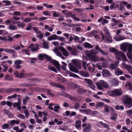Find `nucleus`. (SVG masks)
I'll return each instance as SVG.
<instances>
[{
  "label": "nucleus",
  "instance_id": "nucleus-40",
  "mask_svg": "<svg viewBox=\"0 0 132 132\" xmlns=\"http://www.w3.org/2000/svg\"><path fill=\"white\" fill-rule=\"evenodd\" d=\"M83 45L86 48H91L92 47V46L87 42L85 43Z\"/></svg>",
  "mask_w": 132,
  "mask_h": 132
},
{
  "label": "nucleus",
  "instance_id": "nucleus-44",
  "mask_svg": "<svg viewBox=\"0 0 132 132\" xmlns=\"http://www.w3.org/2000/svg\"><path fill=\"white\" fill-rule=\"evenodd\" d=\"M48 69L51 71H54L56 73L57 72V70L54 67H51L50 66H49L48 67Z\"/></svg>",
  "mask_w": 132,
  "mask_h": 132
},
{
  "label": "nucleus",
  "instance_id": "nucleus-46",
  "mask_svg": "<svg viewBox=\"0 0 132 132\" xmlns=\"http://www.w3.org/2000/svg\"><path fill=\"white\" fill-rule=\"evenodd\" d=\"M100 52L101 53V54L104 56H107L108 55V52L106 51H103L102 49L101 50Z\"/></svg>",
  "mask_w": 132,
  "mask_h": 132
},
{
  "label": "nucleus",
  "instance_id": "nucleus-24",
  "mask_svg": "<svg viewBox=\"0 0 132 132\" xmlns=\"http://www.w3.org/2000/svg\"><path fill=\"white\" fill-rule=\"evenodd\" d=\"M123 72L119 68L116 69L115 71V74L117 76L122 75Z\"/></svg>",
  "mask_w": 132,
  "mask_h": 132
},
{
  "label": "nucleus",
  "instance_id": "nucleus-62",
  "mask_svg": "<svg viewBox=\"0 0 132 132\" xmlns=\"http://www.w3.org/2000/svg\"><path fill=\"white\" fill-rule=\"evenodd\" d=\"M18 77V78H20L26 77L25 75L22 72L20 73V74H19V76Z\"/></svg>",
  "mask_w": 132,
  "mask_h": 132
},
{
  "label": "nucleus",
  "instance_id": "nucleus-11",
  "mask_svg": "<svg viewBox=\"0 0 132 132\" xmlns=\"http://www.w3.org/2000/svg\"><path fill=\"white\" fill-rule=\"evenodd\" d=\"M50 85L52 87H56L60 88H62V91H63L65 90V89L63 86L60 84L54 82H50Z\"/></svg>",
  "mask_w": 132,
  "mask_h": 132
},
{
  "label": "nucleus",
  "instance_id": "nucleus-8",
  "mask_svg": "<svg viewBox=\"0 0 132 132\" xmlns=\"http://www.w3.org/2000/svg\"><path fill=\"white\" fill-rule=\"evenodd\" d=\"M67 49L70 54L73 55H77L78 52L77 49L69 46L67 47Z\"/></svg>",
  "mask_w": 132,
  "mask_h": 132
},
{
  "label": "nucleus",
  "instance_id": "nucleus-39",
  "mask_svg": "<svg viewBox=\"0 0 132 132\" xmlns=\"http://www.w3.org/2000/svg\"><path fill=\"white\" fill-rule=\"evenodd\" d=\"M70 87L72 88L76 89L79 87V85L73 83H71L70 84Z\"/></svg>",
  "mask_w": 132,
  "mask_h": 132
},
{
  "label": "nucleus",
  "instance_id": "nucleus-61",
  "mask_svg": "<svg viewBox=\"0 0 132 132\" xmlns=\"http://www.w3.org/2000/svg\"><path fill=\"white\" fill-rule=\"evenodd\" d=\"M54 12V13L53 14V16L57 17H59V16L60 15V13H56Z\"/></svg>",
  "mask_w": 132,
  "mask_h": 132
},
{
  "label": "nucleus",
  "instance_id": "nucleus-52",
  "mask_svg": "<svg viewBox=\"0 0 132 132\" xmlns=\"http://www.w3.org/2000/svg\"><path fill=\"white\" fill-rule=\"evenodd\" d=\"M25 24L24 23H20L17 24V26L19 27H21L23 28L24 27Z\"/></svg>",
  "mask_w": 132,
  "mask_h": 132
},
{
  "label": "nucleus",
  "instance_id": "nucleus-63",
  "mask_svg": "<svg viewBox=\"0 0 132 132\" xmlns=\"http://www.w3.org/2000/svg\"><path fill=\"white\" fill-rule=\"evenodd\" d=\"M127 70L132 75V67L130 65Z\"/></svg>",
  "mask_w": 132,
  "mask_h": 132
},
{
  "label": "nucleus",
  "instance_id": "nucleus-2",
  "mask_svg": "<svg viewBox=\"0 0 132 132\" xmlns=\"http://www.w3.org/2000/svg\"><path fill=\"white\" fill-rule=\"evenodd\" d=\"M121 49L126 52L127 50L128 52H131L132 50V44L126 43L122 44L120 46Z\"/></svg>",
  "mask_w": 132,
  "mask_h": 132
},
{
  "label": "nucleus",
  "instance_id": "nucleus-32",
  "mask_svg": "<svg viewBox=\"0 0 132 132\" xmlns=\"http://www.w3.org/2000/svg\"><path fill=\"white\" fill-rule=\"evenodd\" d=\"M112 53H114V55H115L116 53L118 51V50L116 49L114 47H112L109 48V50Z\"/></svg>",
  "mask_w": 132,
  "mask_h": 132
},
{
  "label": "nucleus",
  "instance_id": "nucleus-60",
  "mask_svg": "<svg viewBox=\"0 0 132 132\" xmlns=\"http://www.w3.org/2000/svg\"><path fill=\"white\" fill-rule=\"evenodd\" d=\"M12 53V57L13 58H15L17 56V53L14 50L13 51Z\"/></svg>",
  "mask_w": 132,
  "mask_h": 132
},
{
  "label": "nucleus",
  "instance_id": "nucleus-10",
  "mask_svg": "<svg viewBox=\"0 0 132 132\" xmlns=\"http://www.w3.org/2000/svg\"><path fill=\"white\" fill-rule=\"evenodd\" d=\"M73 64L76 66V67L79 69L81 68V62L80 61L77 59L73 60L72 61Z\"/></svg>",
  "mask_w": 132,
  "mask_h": 132
},
{
  "label": "nucleus",
  "instance_id": "nucleus-64",
  "mask_svg": "<svg viewBox=\"0 0 132 132\" xmlns=\"http://www.w3.org/2000/svg\"><path fill=\"white\" fill-rule=\"evenodd\" d=\"M131 52H129V53L127 54V56L128 59L132 60V55L130 53Z\"/></svg>",
  "mask_w": 132,
  "mask_h": 132
},
{
  "label": "nucleus",
  "instance_id": "nucleus-58",
  "mask_svg": "<svg viewBox=\"0 0 132 132\" xmlns=\"http://www.w3.org/2000/svg\"><path fill=\"white\" fill-rule=\"evenodd\" d=\"M74 10L77 11V12H78L79 13L82 12L84 11V10L83 9H82L81 8H79L75 9H74Z\"/></svg>",
  "mask_w": 132,
  "mask_h": 132
},
{
  "label": "nucleus",
  "instance_id": "nucleus-3",
  "mask_svg": "<svg viewBox=\"0 0 132 132\" xmlns=\"http://www.w3.org/2000/svg\"><path fill=\"white\" fill-rule=\"evenodd\" d=\"M98 88L100 90L103 89V88H108L109 86L107 83L103 80H100L96 83Z\"/></svg>",
  "mask_w": 132,
  "mask_h": 132
},
{
  "label": "nucleus",
  "instance_id": "nucleus-42",
  "mask_svg": "<svg viewBox=\"0 0 132 132\" xmlns=\"http://www.w3.org/2000/svg\"><path fill=\"white\" fill-rule=\"evenodd\" d=\"M104 106V104L103 103L101 102H99L97 103L96 105V108L101 107Z\"/></svg>",
  "mask_w": 132,
  "mask_h": 132
},
{
  "label": "nucleus",
  "instance_id": "nucleus-13",
  "mask_svg": "<svg viewBox=\"0 0 132 132\" xmlns=\"http://www.w3.org/2000/svg\"><path fill=\"white\" fill-rule=\"evenodd\" d=\"M102 73L103 76L104 77H107L111 75V74L110 72L106 69H103Z\"/></svg>",
  "mask_w": 132,
  "mask_h": 132
},
{
  "label": "nucleus",
  "instance_id": "nucleus-22",
  "mask_svg": "<svg viewBox=\"0 0 132 132\" xmlns=\"http://www.w3.org/2000/svg\"><path fill=\"white\" fill-rule=\"evenodd\" d=\"M52 63L56 67V68L58 70L60 69V66L59 63L56 61L53 60Z\"/></svg>",
  "mask_w": 132,
  "mask_h": 132
},
{
  "label": "nucleus",
  "instance_id": "nucleus-23",
  "mask_svg": "<svg viewBox=\"0 0 132 132\" xmlns=\"http://www.w3.org/2000/svg\"><path fill=\"white\" fill-rule=\"evenodd\" d=\"M21 89L18 88H9L7 90V92H13L14 91L19 92L20 90Z\"/></svg>",
  "mask_w": 132,
  "mask_h": 132
},
{
  "label": "nucleus",
  "instance_id": "nucleus-17",
  "mask_svg": "<svg viewBox=\"0 0 132 132\" xmlns=\"http://www.w3.org/2000/svg\"><path fill=\"white\" fill-rule=\"evenodd\" d=\"M87 90L85 89H83L80 88L79 86V87H78L77 92L79 94H85L87 92Z\"/></svg>",
  "mask_w": 132,
  "mask_h": 132
},
{
  "label": "nucleus",
  "instance_id": "nucleus-47",
  "mask_svg": "<svg viewBox=\"0 0 132 132\" xmlns=\"http://www.w3.org/2000/svg\"><path fill=\"white\" fill-rule=\"evenodd\" d=\"M44 57L47 59V60L49 61L50 62L52 61V59L51 57L45 54H44Z\"/></svg>",
  "mask_w": 132,
  "mask_h": 132
},
{
  "label": "nucleus",
  "instance_id": "nucleus-25",
  "mask_svg": "<svg viewBox=\"0 0 132 132\" xmlns=\"http://www.w3.org/2000/svg\"><path fill=\"white\" fill-rule=\"evenodd\" d=\"M69 67L70 70L73 72H78V70L76 69V67L73 66L71 64H69Z\"/></svg>",
  "mask_w": 132,
  "mask_h": 132
},
{
  "label": "nucleus",
  "instance_id": "nucleus-51",
  "mask_svg": "<svg viewBox=\"0 0 132 132\" xmlns=\"http://www.w3.org/2000/svg\"><path fill=\"white\" fill-rule=\"evenodd\" d=\"M24 113L25 114V117L26 118L28 117L29 115V113L28 112V110H25L24 111Z\"/></svg>",
  "mask_w": 132,
  "mask_h": 132
},
{
  "label": "nucleus",
  "instance_id": "nucleus-15",
  "mask_svg": "<svg viewBox=\"0 0 132 132\" xmlns=\"http://www.w3.org/2000/svg\"><path fill=\"white\" fill-rule=\"evenodd\" d=\"M21 103V100L19 98H18V102L15 103L13 104V106L14 108L17 107L18 109L19 110H21L20 104Z\"/></svg>",
  "mask_w": 132,
  "mask_h": 132
},
{
  "label": "nucleus",
  "instance_id": "nucleus-45",
  "mask_svg": "<svg viewBox=\"0 0 132 132\" xmlns=\"http://www.w3.org/2000/svg\"><path fill=\"white\" fill-rule=\"evenodd\" d=\"M5 80H12L13 79V78L12 77L8 75H5Z\"/></svg>",
  "mask_w": 132,
  "mask_h": 132
},
{
  "label": "nucleus",
  "instance_id": "nucleus-12",
  "mask_svg": "<svg viewBox=\"0 0 132 132\" xmlns=\"http://www.w3.org/2000/svg\"><path fill=\"white\" fill-rule=\"evenodd\" d=\"M22 63V61L20 60H16L14 63V67L17 69H20L21 66L20 65Z\"/></svg>",
  "mask_w": 132,
  "mask_h": 132
},
{
  "label": "nucleus",
  "instance_id": "nucleus-20",
  "mask_svg": "<svg viewBox=\"0 0 132 132\" xmlns=\"http://www.w3.org/2000/svg\"><path fill=\"white\" fill-rule=\"evenodd\" d=\"M62 13L64 14L66 18L69 17L70 16L71 14V12L70 11H68L65 10H62Z\"/></svg>",
  "mask_w": 132,
  "mask_h": 132
},
{
  "label": "nucleus",
  "instance_id": "nucleus-30",
  "mask_svg": "<svg viewBox=\"0 0 132 132\" xmlns=\"http://www.w3.org/2000/svg\"><path fill=\"white\" fill-rule=\"evenodd\" d=\"M103 31L104 32V35L105 36L110 35V33L109 32V30L108 29L105 27H104L103 28Z\"/></svg>",
  "mask_w": 132,
  "mask_h": 132
},
{
  "label": "nucleus",
  "instance_id": "nucleus-31",
  "mask_svg": "<svg viewBox=\"0 0 132 132\" xmlns=\"http://www.w3.org/2000/svg\"><path fill=\"white\" fill-rule=\"evenodd\" d=\"M75 127L77 129H79L81 127V121L79 120L76 122Z\"/></svg>",
  "mask_w": 132,
  "mask_h": 132
},
{
  "label": "nucleus",
  "instance_id": "nucleus-50",
  "mask_svg": "<svg viewBox=\"0 0 132 132\" xmlns=\"http://www.w3.org/2000/svg\"><path fill=\"white\" fill-rule=\"evenodd\" d=\"M42 45L44 48L47 49L48 48V43H47L44 41L42 44Z\"/></svg>",
  "mask_w": 132,
  "mask_h": 132
},
{
  "label": "nucleus",
  "instance_id": "nucleus-48",
  "mask_svg": "<svg viewBox=\"0 0 132 132\" xmlns=\"http://www.w3.org/2000/svg\"><path fill=\"white\" fill-rule=\"evenodd\" d=\"M44 28L46 29H47L50 32H52L53 30V28L49 27L47 25H45Z\"/></svg>",
  "mask_w": 132,
  "mask_h": 132
},
{
  "label": "nucleus",
  "instance_id": "nucleus-54",
  "mask_svg": "<svg viewBox=\"0 0 132 132\" xmlns=\"http://www.w3.org/2000/svg\"><path fill=\"white\" fill-rule=\"evenodd\" d=\"M47 93L48 94L50 95L51 97H53L54 96V95L51 92L50 89H47Z\"/></svg>",
  "mask_w": 132,
  "mask_h": 132
},
{
  "label": "nucleus",
  "instance_id": "nucleus-9",
  "mask_svg": "<svg viewBox=\"0 0 132 132\" xmlns=\"http://www.w3.org/2000/svg\"><path fill=\"white\" fill-rule=\"evenodd\" d=\"M104 39H102V41H104L106 43H111L113 41L112 36L111 35L104 36Z\"/></svg>",
  "mask_w": 132,
  "mask_h": 132
},
{
  "label": "nucleus",
  "instance_id": "nucleus-26",
  "mask_svg": "<svg viewBox=\"0 0 132 132\" xmlns=\"http://www.w3.org/2000/svg\"><path fill=\"white\" fill-rule=\"evenodd\" d=\"M58 36L55 35H52L49 37L47 38V39L49 41H51L53 39L56 40L58 39Z\"/></svg>",
  "mask_w": 132,
  "mask_h": 132
},
{
  "label": "nucleus",
  "instance_id": "nucleus-5",
  "mask_svg": "<svg viewBox=\"0 0 132 132\" xmlns=\"http://www.w3.org/2000/svg\"><path fill=\"white\" fill-rule=\"evenodd\" d=\"M115 55L116 58L119 60L122 59L123 61L127 60L126 55L121 52L118 51Z\"/></svg>",
  "mask_w": 132,
  "mask_h": 132
},
{
  "label": "nucleus",
  "instance_id": "nucleus-27",
  "mask_svg": "<svg viewBox=\"0 0 132 132\" xmlns=\"http://www.w3.org/2000/svg\"><path fill=\"white\" fill-rule=\"evenodd\" d=\"M28 48H30L31 51H37L38 50V47L37 46H35L32 44H31L28 47Z\"/></svg>",
  "mask_w": 132,
  "mask_h": 132
},
{
  "label": "nucleus",
  "instance_id": "nucleus-4",
  "mask_svg": "<svg viewBox=\"0 0 132 132\" xmlns=\"http://www.w3.org/2000/svg\"><path fill=\"white\" fill-rule=\"evenodd\" d=\"M109 93L110 96H115L121 95L122 94V93L121 89H117L114 90L109 91Z\"/></svg>",
  "mask_w": 132,
  "mask_h": 132
},
{
  "label": "nucleus",
  "instance_id": "nucleus-28",
  "mask_svg": "<svg viewBox=\"0 0 132 132\" xmlns=\"http://www.w3.org/2000/svg\"><path fill=\"white\" fill-rule=\"evenodd\" d=\"M112 83V85L113 86H116L118 85V80L116 79H113L111 80Z\"/></svg>",
  "mask_w": 132,
  "mask_h": 132
},
{
  "label": "nucleus",
  "instance_id": "nucleus-7",
  "mask_svg": "<svg viewBox=\"0 0 132 132\" xmlns=\"http://www.w3.org/2000/svg\"><path fill=\"white\" fill-rule=\"evenodd\" d=\"M59 95L63 96L65 97H66L69 98L71 100L73 101H76V97L73 96L70 94L66 93H59Z\"/></svg>",
  "mask_w": 132,
  "mask_h": 132
},
{
  "label": "nucleus",
  "instance_id": "nucleus-57",
  "mask_svg": "<svg viewBox=\"0 0 132 132\" xmlns=\"http://www.w3.org/2000/svg\"><path fill=\"white\" fill-rule=\"evenodd\" d=\"M29 98L27 96H26L25 97V98L23 99V103L24 105H25L26 104V102H27V101L28 100H29Z\"/></svg>",
  "mask_w": 132,
  "mask_h": 132
},
{
  "label": "nucleus",
  "instance_id": "nucleus-33",
  "mask_svg": "<svg viewBox=\"0 0 132 132\" xmlns=\"http://www.w3.org/2000/svg\"><path fill=\"white\" fill-rule=\"evenodd\" d=\"M100 123L103 127L107 128V130H109L110 129V126L108 124L103 123L102 121H100Z\"/></svg>",
  "mask_w": 132,
  "mask_h": 132
},
{
  "label": "nucleus",
  "instance_id": "nucleus-49",
  "mask_svg": "<svg viewBox=\"0 0 132 132\" xmlns=\"http://www.w3.org/2000/svg\"><path fill=\"white\" fill-rule=\"evenodd\" d=\"M14 50H12L11 49H8L7 48H6L5 49V52L7 53H12Z\"/></svg>",
  "mask_w": 132,
  "mask_h": 132
},
{
  "label": "nucleus",
  "instance_id": "nucleus-1",
  "mask_svg": "<svg viewBox=\"0 0 132 132\" xmlns=\"http://www.w3.org/2000/svg\"><path fill=\"white\" fill-rule=\"evenodd\" d=\"M98 53V52H95L94 50H92L90 52L87 51L85 52L86 54L89 58L90 59L94 62L100 61V57L95 56Z\"/></svg>",
  "mask_w": 132,
  "mask_h": 132
},
{
  "label": "nucleus",
  "instance_id": "nucleus-29",
  "mask_svg": "<svg viewBox=\"0 0 132 132\" xmlns=\"http://www.w3.org/2000/svg\"><path fill=\"white\" fill-rule=\"evenodd\" d=\"M110 109L112 111L113 110V109L110 106L106 105L104 106V109L105 112H109V109Z\"/></svg>",
  "mask_w": 132,
  "mask_h": 132
},
{
  "label": "nucleus",
  "instance_id": "nucleus-34",
  "mask_svg": "<svg viewBox=\"0 0 132 132\" xmlns=\"http://www.w3.org/2000/svg\"><path fill=\"white\" fill-rule=\"evenodd\" d=\"M80 73L81 75L84 77H88L89 76V74L88 72L84 71H81Z\"/></svg>",
  "mask_w": 132,
  "mask_h": 132
},
{
  "label": "nucleus",
  "instance_id": "nucleus-38",
  "mask_svg": "<svg viewBox=\"0 0 132 132\" xmlns=\"http://www.w3.org/2000/svg\"><path fill=\"white\" fill-rule=\"evenodd\" d=\"M53 51L56 53V55L60 57L62 55V54H61V52L59 51L57 49H53Z\"/></svg>",
  "mask_w": 132,
  "mask_h": 132
},
{
  "label": "nucleus",
  "instance_id": "nucleus-14",
  "mask_svg": "<svg viewBox=\"0 0 132 132\" xmlns=\"http://www.w3.org/2000/svg\"><path fill=\"white\" fill-rule=\"evenodd\" d=\"M87 67L89 71L91 72H93L95 70V65L93 64L89 63L87 64Z\"/></svg>",
  "mask_w": 132,
  "mask_h": 132
},
{
  "label": "nucleus",
  "instance_id": "nucleus-18",
  "mask_svg": "<svg viewBox=\"0 0 132 132\" xmlns=\"http://www.w3.org/2000/svg\"><path fill=\"white\" fill-rule=\"evenodd\" d=\"M59 48L60 50L62 52H63V54L64 56H68L69 55L68 52L63 47H60Z\"/></svg>",
  "mask_w": 132,
  "mask_h": 132
},
{
  "label": "nucleus",
  "instance_id": "nucleus-19",
  "mask_svg": "<svg viewBox=\"0 0 132 132\" xmlns=\"http://www.w3.org/2000/svg\"><path fill=\"white\" fill-rule=\"evenodd\" d=\"M113 38L116 41H119L125 39V37L123 36L117 35L114 37Z\"/></svg>",
  "mask_w": 132,
  "mask_h": 132
},
{
  "label": "nucleus",
  "instance_id": "nucleus-35",
  "mask_svg": "<svg viewBox=\"0 0 132 132\" xmlns=\"http://www.w3.org/2000/svg\"><path fill=\"white\" fill-rule=\"evenodd\" d=\"M84 80L86 83L89 85H92L93 84V82L90 79L85 78Z\"/></svg>",
  "mask_w": 132,
  "mask_h": 132
},
{
  "label": "nucleus",
  "instance_id": "nucleus-36",
  "mask_svg": "<svg viewBox=\"0 0 132 132\" xmlns=\"http://www.w3.org/2000/svg\"><path fill=\"white\" fill-rule=\"evenodd\" d=\"M8 29L11 30H16L17 29V27L16 26L10 25Z\"/></svg>",
  "mask_w": 132,
  "mask_h": 132
},
{
  "label": "nucleus",
  "instance_id": "nucleus-55",
  "mask_svg": "<svg viewBox=\"0 0 132 132\" xmlns=\"http://www.w3.org/2000/svg\"><path fill=\"white\" fill-rule=\"evenodd\" d=\"M74 106V107H73V108H75L76 109H79L80 107L79 104L77 103H76Z\"/></svg>",
  "mask_w": 132,
  "mask_h": 132
},
{
  "label": "nucleus",
  "instance_id": "nucleus-41",
  "mask_svg": "<svg viewBox=\"0 0 132 132\" xmlns=\"http://www.w3.org/2000/svg\"><path fill=\"white\" fill-rule=\"evenodd\" d=\"M55 106L54 107V110L55 112H57L59 110V109L60 108V106L59 104H54Z\"/></svg>",
  "mask_w": 132,
  "mask_h": 132
},
{
  "label": "nucleus",
  "instance_id": "nucleus-6",
  "mask_svg": "<svg viewBox=\"0 0 132 132\" xmlns=\"http://www.w3.org/2000/svg\"><path fill=\"white\" fill-rule=\"evenodd\" d=\"M123 100L124 103L128 105V108H130L132 106V100L127 96L124 97L123 98Z\"/></svg>",
  "mask_w": 132,
  "mask_h": 132
},
{
  "label": "nucleus",
  "instance_id": "nucleus-59",
  "mask_svg": "<svg viewBox=\"0 0 132 132\" xmlns=\"http://www.w3.org/2000/svg\"><path fill=\"white\" fill-rule=\"evenodd\" d=\"M126 113L129 117H132V110H129L126 111Z\"/></svg>",
  "mask_w": 132,
  "mask_h": 132
},
{
  "label": "nucleus",
  "instance_id": "nucleus-21",
  "mask_svg": "<svg viewBox=\"0 0 132 132\" xmlns=\"http://www.w3.org/2000/svg\"><path fill=\"white\" fill-rule=\"evenodd\" d=\"M91 130V125L90 124H89L88 126L85 127L83 129V132H90Z\"/></svg>",
  "mask_w": 132,
  "mask_h": 132
},
{
  "label": "nucleus",
  "instance_id": "nucleus-43",
  "mask_svg": "<svg viewBox=\"0 0 132 132\" xmlns=\"http://www.w3.org/2000/svg\"><path fill=\"white\" fill-rule=\"evenodd\" d=\"M33 20L32 18L28 17L25 18L24 19V21L25 22H29Z\"/></svg>",
  "mask_w": 132,
  "mask_h": 132
},
{
  "label": "nucleus",
  "instance_id": "nucleus-16",
  "mask_svg": "<svg viewBox=\"0 0 132 132\" xmlns=\"http://www.w3.org/2000/svg\"><path fill=\"white\" fill-rule=\"evenodd\" d=\"M119 61H116L114 63L111 64L110 65V68L112 70H116L118 68Z\"/></svg>",
  "mask_w": 132,
  "mask_h": 132
},
{
  "label": "nucleus",
  "instance_id": "nucleus-37",
  "mask_svg": "<svg viewBox=\"0 0 132 132\" xmlns=\"http://www.w3.org/2000/svg\"><path fill=\"white\" fill-rule=\"evenodd\" d=\"M53 51L56 53V55L60 57L62 55V54H61V52L59 51L57 49H53Z\"/></svg>",
  "mask_w": 132,
  "mask_h": 132
},
{
  "label": "nucleus",
  "instance_id": "nucleus-56",
  "mask_svg": "<svg viewBox=\"0 0 132 132\" xmlns=\"http://www.w3.org/2000/svg\"><path fill=\"white\" fill-rule=\"evenodd\" d=\"M10 125L8 123H6L3 125L2 126V128L3 129L7 128L9 127Z\"/></svg>",
  "mask_w": 132,
  "mask_h": 132
},
{
  "label": "nucleus",
  "instance_id": "nucleus-53",
  "mask_svg": "<svg viewBox=\"0 0 132 132\" xmlns=\"http://www.w3.org/2000/svg\"><path fill=\"white\" fill-rule=\"evenodd\" d=\"M117 114L116 113L113 114L110 118L113 120H115L117 118Z\"/></svg>",
  "mask_w": 132,
  "mask_h": 132
}]
</instances>
